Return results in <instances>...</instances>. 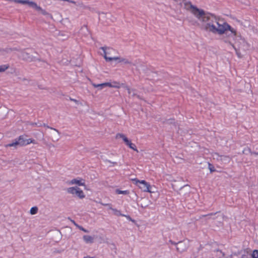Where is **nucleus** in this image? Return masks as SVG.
I'll use <instances>...</instances> for the list:
<instances>
[{
  "label": "nucleus",
  "mask_w": 258,
  "mask_h": 258,
  "mask_svg": "<svg viewBox=\"0 0 258 258\" xmlns=\"http://www.w3.org/2000/svg\"><path fill=\"white\" fill-rule=\"evenodd\" d=\"M248 47V44L247 43V45H243L242 43H239V46L238 48H236L235 46L234 50H235L236 54L238 57L240 58L241 57V55L240 53L239 52V50L240 49L245 50L246 48H247Z\"/></svg>",
  "instance_id": "nucleus-10"
},
{
  "label": "nucleus",
  "mask_w": 258,
  "mask_h": 258,
  "mask_svg": "<svg viewBox=\"0 0 258 258\" xmlns=\"http://www.w3.org/2000/svg\"><path fill=\"white\" fill-rule=\"evenodd\" d=\"M66 21H69V19L68 18H66L65 19H62L61 20V23H63V22H66Z\"/></svg>",
  "instance_id": "nucleus-40"
},
{
  "label": "nucleus",
  "mask_w": 258,
  "mask_h": 258,
  "mask_svg": "<svg viewBox=\"0 0 258 258\" xmlns=\"http://www.w3.org/2000/svg\"><path fill=\"white\" fill-rule=\"evenodd\" d=\"M222 155H219L217 153H215L213 154V157L214 159H216L218 160H220V157H221Z\"/></svg>",
  "instance_id": "nucleus-28"
},
{
  "label": "nucleus",
  "mask_w": 258,
  "mask_h": 258,
  "mask_svg": "<svg viewBox=\"0 0 258 258\" xmlns=\"http://www.w3.org/2000/svg\"><path fill=\"white\" fill-rule=\"evenodd\" d=\"M184 8L201 22L202 28L205 31L215 34L223 31V29L221 28L224 27L223 25L225 21L223 20L198 8L190 2L184 3Z\"/></svg>",
  "instance_id": "nucleus-1"
},
{
  "label": "nucleus",
  "mask_w": 258,
  "mask_h": 258,
  "mask_svg": "<svg viewBox=\"0 0 258 258\" xmlns=\"http://www.w3.org/2000/svg\"><path fill=\"white\" fill-rule=\"evenodd\" d=\"M84 8L85 9H88L90 11H92L93 10V9H92L91 7H84Z\"/></svg>",
  "instance_id": "nucleus-39"
},
{
  "label": "nucleus",
  "mask_w": 258,
  "mask_h": 258,
  "mask_svg": "<svg viewBox=\"0 0 258 258\" xmlns=\"http://www.w3.org/2000/svg\"><path fill=\"white\" fill-rule=\"evenodd\" d=\"M253 258H258V250H254L252 254Z\"/></svg>",
  "instance_id": "nucleus-27"
},
{
  "label": "nucleus",
  "mask_w": 258,
  "mask_h": 258,
  "mask_svg": "<svg viewBox=\"0 0 258 258\" xmlns=\"http://www.w3.org/2000/svg\"><path fill=\"white\" fill-rule=\"evenodd\" d=\"M124 216L128 220H130L131 221L134 222V220H133L130 216H128V215H124Z\"/></svg>",
  "instance_id": "nucleus-37"
},
{
  "label": "nucleus",
  "mask_w": 258,
  "mask_h": 258,
  "mask_svg": "<svg viewBox=\"0 0 258 258\" xmlns=\"http://www.w3.org/2000/svg\"><path fill=\"white\" fill-rule=\"evenodd\" d=\"M10 67L9 64H6L0 66V73L4 72L7 69H8Z\"/></svg>",
  "instance_id": "nucleus-19"
},
{
  "label": "nucleus",
  "mask_w": 258,
  "mask_h": 258,
  "mask_svg": "<svg viewBox=\"0 0 258 258\" xmlns=\"http://www.w3.org/2000/svg\"><path fill=\"white\" fill-rule=\"evenodd\" d=\"M174 122V120L173 119H169L167 120V123H173Z\"/></svg>",
  "instance_id": "nucleus-38"
},
{
  "label": "nucleus",
  "mask_w": 258,
  "mask_h": 258,
  "mask_svg": "<svg viewBox=\"0 0 258 258\" xmlns=\"http://www.w3.org/2000/svg\"><path fill=\"white\" fill-rule=\"evenodd\" d=\"M100 204L103 206H110V204H104V203H100Z\"/></svg>",
  "instance_id": "nucleus-42"
},
{
  "label": "nucleus",
  "mask_w": 258,
  "mask_h": 258,
  "mask_svg": "<svg viewBox=\"0 0 258 258\" xmlns=\"http://www.w3.org/2000/svg\"><path fill=\"white\" fill-rule=\"evenodd\" d=\"M184 189L185 190H187V191H188V190H189V185H184V186H183V187L181 188V190H182V189Z\"/></svg>",
  "instance_id": "nucleus-35"
},
{
  "label": "nucleus",
  "mask_w": 258,
  "mask_h": 258,
  "mask_svg": "<svg viewBox=\"0 0 258 258\" xmlns=\"http://www.w3.org/2000/svg\"><path fill=\"white\" fill-rule=\"evenodd\" d=\"M18 49L17 48H9L7 47L5 49H0V52H5L7 53H9L13 51H17Z\"/></svg>",
  "instance_id": "nucleus-17"
},
{
  "label": "nucleus",
  "mask_w": 258,
  "mask_h": 258,
  "mask_svg": "<svg viewBox=\"0 0 258 258\" xmlns=\"http://www.w3.org/2000/svg\"><path fill=\"white\" fill-rule=\"evenodd\" d=\"M31 143L36 144L35 141L32 139H25L23 136H20L18 139H16L12 143L6 145V147H15L17 146H23Z\"/></svg>",
  "instance_id": "nucleus-4"
},
{
  "label": "nucleus",
  "mask_w": 258,
  "mask_h": 258,
  "mask_svg": "<svg viewBox=\"0 0 258 258\" xmlns=\"http://www.w3.org/2000/svg\"><path fill=\"white\" fill-rule=\"evenodd\" d=\"M118 60L119 62H123L124 64H132L131 61H130L128 59L125 58L119 57V59Z\"/></svg>",
  "instance_id": "nucleus-18"
},
{
  "label": "nucleus",
  "mask_w": 258,
  "mask_h": 258,
  "mask_svg": "<svg viewBox=\"0 0 258 258\" xmlns=\"http://www.w3.org/2000/svg\"><path fill=\"white\" fill-rule=\"evenodd\" d=\"M223 26H224V28H222L223 31L221 33H218V34L220 35H226V36L223 38V41L225 43L230 44L233 48H235V45L231 42V39L235 40L236 41V43H242L244 45H247V42L245 39L240 35H237L236 30L232 28L227 22H225Z\"/></svg>",
  "instance_id": "nucleus-2"
},
{
  "label": "nucleus",
  "mask_w": 258,
  "mask_h": 258,
  "mask_svg": "<svg viewBox=\"0 0 258 258\" xmlns=\"http://www.w3.org/2000/svg\"><path fill=\"white\" fill-rule=\"evenodd\" d=\"M92 85L94 88H98L100 90H101L103 88L105 87L104 83L99 84L92 83Z\"/></svg>",
  "instance_id": "nucleus-20"
},
{
  "label": "nucleus",
  "mask_w": 258,
  "mask_h": 258,
  "mask_svg": "<svg viewBox=\"0 0 258 258\" xmlns=\"http://www.w3.org/2000/svg\"><path fill=\"white\" fill-rule=\"evenodd\" d=\"M209 165V169L210 170L211 172H213L215 171V168L210 163H208Z\"/></svg>",
  "instance_id": "nucleus-29"
},
{
  "label": "nucleus",
  "mask_w": 258,
  "mask_h": 258,
  "mask_svg": "<svg viewBox=\"0 0 258 258\" xmlns=\"http://www.w3.org/2000/svg\"><path fill=\"white\" fill-rule=\"evenodd\" d=\"M112 85L113 86L112 88H119L120 87L119 83L115 81L112 82Z\"/></svg>",
  "instance_id": "nucleus-26"
},
{
  "label": "nucleus",
  "mask_w": 258,
  "mask_h": 258,
  "mask_svg": "<svg viewBox=\"0 0 258 258\" xmlns=\"http://www.w3.org/2000/svg\"><path fill=\"white\" fill-rule=\"evenodd\" d=\"M83 239L87 243H92L94 242L93 237L90 235H84Z\"/></svg>",
  "instance_id": "nucleus-15"
},
{
  "label": "nucleus",
  "mask_w": 258,
  "mask_h": 258,
  "mask_svg": "<svg viewBox=\"0 0 258 258\" xmlns=\"http://www.w3.org/2000/svg\"><path fill=\"white\" fill-rule=\"evenodd\" d=\"M67 191L69 194L76 195L80 199H83L85 196L83 190L77 186L69 187L67 189Z\"/></svg>",
  "instance_id": "nucleus-8"
},
{
  "label": "nucleus",
  "mask_w": 258,
  "mask_h": 258,
  "mask_svg": "<svg viewBox=\"0 0 258 258\" xmlns=\"http://www.w3.org/2000/svg\"><path fill=\"white\" fill-rule=\"evenodd\" d=\"M110 209L112 210V211L113 212L114 214L116 215V216H124V215L121 214L120 213V212L119 211L117 210V209H113L112 207H110Z\"/></svg>",
  "instance_id": "nucleus-21"
},
{
  "label": "nucleus",
  "mask_w": 258,
  "mask_h": 258,
  "mask_svg": "<svg viewBox=\"0 0 258 258\" xmlns=\"http://www.w3.org/2000/svg\"><path fill=\"white\" fill-rule=\"evenodd\" d=\"M22 57L23 59L25 60H30L32 59L29 53L27 52H22Z\"/></svg>",
  "instance_id": "nucleus-16"
},
{
  "label": "nucleus",
  "mask_w": 258,
  "mask_h": 258,
  "mask_svg": "<svg viewBox=\"0 0 258 258\" xmlns=\"http://www.w3.org/2000/svg\"><path fill=\"white\" fill-rule=\"evenodd\" d=\"M214 214H215L211 213V214H208V215H203V216H202V217L212 216V215H214Z\"/></svg>",
  "instance_id": "nucleus-44"
},
{
  "label": "nucleus",
  "mask_w": 258,
  "mask_h": 258,
  "mask_svg": "<svg viewBox=\"0 0 258 258\" xmlns=\"http://www.w3.org/2000/svg\"><path fill=\"white\" fill-rule=\"evenodd\" d=\"M38 211V208L36 207H33L30 209V214L31 215H34L37 213Z\"/></svg>",
  "instance_id": "nucleus-24"
},
{
  "label": "nucleus",
  "mask_w": 258,
  "mask_h": 258,
  "mask_svg": "<svg viewBox=\"0 0 258 258\" xmlns=\"http://www.w3.org/2000/svg\"><path fill=\"white\" fill-rule=\"evenodd\" d=\"M176 244V249L180 252L185 251L188 247V242H179Z\"/></svg>",
  "instance_id": "nucleus-9"
},
{
  "label": "nucleus",
  "mask_w": 258,
  "mask_h": 258,
  "mask_svg": "<svg viewBox=\"0 0 258 258\" xmlns=\"http://www.w3.org/2000/svg\"><path fill=\"white\" fill-rule=\"evenodd\" d=\"M116 193L117 194L126 195L128 193V192L127 190H120L118 189H116Z\"/></svg>",
  "instance_id": "nucleus-25"
},
{
  "label": "nucleus",
  "mask_w": 258,
  "mask_h": 258,
  "mask_svg": "<svg viewBox=\"0 0 258 258\" xmlns=\"http://www.w3.org/2000/svg\"><path fill=\"white\" fill-rule=\"evenodd\" d=\"M72 222L74 223V224L76 226H77V227H78L79 225H78L77 224H76V223H75V222L74 220H72Z\"/></svg>",
  "instance_id": "nucleus-45"
},
{
  "label": "nucleus",
  "mask_w": 258,
  "mask_h": 258,
  "mask_svg": "<svg viewBox=\"0 0 258 258\" xmlns=\"http://www.w3.org/2000/svg\"><path fill=\"white\" fill-rule=\"evenodd\" d=\"M101 49L103 51V56L106 61L117 60L119 57L113 56L114 50L110 47H102Z\"/></svg>",
  "instance_id": "nucleus-6"
},
{
  "label": "nucleus",
  "mask_w": 258,
  "mask_h": 258,
  "mask_svg": "<svg viewBox=\"0 0 258 258\" xmlns=\"http://www.w3.org/2000/svg\"><path fill=\"white\" fill-rule=\"evenodd\" d=\"M124 88L127 91L128 93L131 95L132 97H137L139 99H141L140 96L137 94V91L134 89H131L127 86H125Z\"/></svg>",
  "instance_id": "nucleus-11"
},
{
  "label": "nucleus",
  "mask_w": 258,
  "mask_h": 258,
  "mask_svg": "<svg viewBox=\"0 0 258 258\" xmlns=\"http://www.w3.org/2000/svg\"><path fill=\"white\" fill-rule=\"evenodd\" d=\"M69 184H77L78 185H84V182L82 181V180H78L77 179H73L69 182Z\"/></svg>",
  "instance_id": "nucleus-13"
},
{
  "label": "nucleus",
  "mask_w": 258,
  "mask_h": 258,
  "mask_svg": "<svg viewBox=\"0 0 258 258\" xmlns=\"http://www.w3.org/2000/svg\"><path fill=\"white\" fill-rule=\"evenodd\" d=\"M104 84H105V87H109L110 88H112L113 86L112 85V83L106 82V83H104Z\"/></svg>",
  "instance_id": "nucleus-34"
},
{
  "label": "nucleus",
  "mask_w": 258,
  "mask_h": 258,
  "mask_svg": "<svg viewBox=\"0 0 258 258\" xmlns=\"http://www.w3.org/2000/svg\"><path fill=\"white\" fill-rule=\"evenodd\" d=\"M115 138L116 139H119V138L121 139L126 145L127 144H128V143H130V142H131V141H130L124 134H121V133L117 134L116 135Z\"/></svg>",
  "instance_id": "nucleus-12"
},
{
  "label": "nucleus",
  "mask_w": 258,
  "mask_h": 258,
  "mask_svg": "<svg viewBox=\"0 0 258 258\" xmlns=\"http://www.w3.org/2000/svg\"><path fill=\"white\" fill-rule=\"evenodd\" d=\"M217 253H219V254H221L222 255V256H224V253H223L220 250H217Z\"/></svg>",
  "instance_id": "nucleus-41"
},
{
  "label": "nucleus",
  "mask_w": 258,
  "mask_h": 258,
  "mask_svg": "<svg viewBox=\"0 0 258 258\" xmlns=\"http://www.w3.org/2000/svg\"><path fill=\"white\" fill-rule=\"evenodd\" d=\"M251 257V254H248V252H246V254H242L241 258H249Z\"/></svg>",
  "instance_id": "nucleus-33"
},
{
  "label": "nucleus",
  "mask_w": 258,
  "mask_h": 258,
  "mask_svg": "<svg viewBox=\"0 0 258 258\" xmlns=\"http://www.w3.org/2000/svg\"><path fill=\"white\" fill-rule=\"evenodd\" d=\"M107 161L113 164V165H115L116 164V161H117V160L115 159H112V160H107Z\"/></svg>",
  "instance_id": "nucleus-30"
},
{
  "label": "nucleus",
  "mask_w": 258,
  "mask_h": 258,
  "mask_svg": "<svg viewBox=\"0 0 258 258\" xmlns=\"http://www.w3.org/2000/svg\"><path fill=\"white\" fill-rule=\"evenodd\" d=\"M78 228H79V229H80L81 230H82L85 232H88V231L86 229H84L82 226H80L79 225Z\"/></svg>",
  "instance_id": "nucleus-36"
},
{
  "label": "nucleus",
  "mask_w": 258,
  "mask_h": 258,
  "mask_svg": "<svg viewBox=\"0 0 258 258\" xmlns=\"http://www.w3.org/2000/svg\"><path fill=\"white\" fill-rule=\"evenodd\" d=\"M132 180L142 191L150 193L154 192V191L152 190L151 185L145 180H139L136 178L133 179Z\"/></svg>",
  "instance_id": "nucleus-5"
},
{
  "label": "nucleus",
  "mask_w": 258,
  "mask_h": 258,
  "mask_svg": "<svg viewBox=\"0 0 258 258\" xmlns=\"http://www.w3.org/2000/svg\"><path fill=\"white\" fill-rule=\"evenodd\" d=\"M14 2L16 3L28 5L30 7H32L38 12H39L42 15L48 16L51 19H53V17L51 14H49L45 10L42 9L40 6H38L36 3L33 1H30V0H14Z\"/></svg>",
  "instance_id": "nucleus-3"
},
{
  "label": "nucleus",
  "mask_w": 258,
  "mask_h": 258,
  "mask_svg": "<svg viewBox=\"0 0 258 258\" xmlns=\"http://www.w3.org/2000/svg\"><path fill=\"white\" fill-rule=\"evenodd\" d=\"M131 149L134 150V151H136L137 152H138V150L136 148V146L135 144H133L131 141L128 143V144L127 145Z\"/></svg>",
  "instance_id": "nucleus-22"
},
{
  "label": "nucleus",
  "mask_w": 258,
  "mask_h": 258,
  "mask_svg": "<svg viewBox=\"0 0 258 258\" xmlns=\"http://www.w3.org/2000/svg\"><path fill=\"white\" fill-rule=\"evenodd\" d=\"M152 204L151 201L147 199H143L142 201L141 207L146 208Z\"/></svg>",
  "instance_id": "nucleus-14"
},
{
  "label": "nucleus",
  "mask_w": 258,
  "mask_h": 258,
  "mask_svg": "<svg viewBox=\"0 0 258 258\" xmlns=\"http://www.w3.org/2000/svg\"><path fill=\"white\" fill-rule=\"evenodd\" d=\"M20 79L22 82H23L25 84H28L30 82V80L27 78H24Z\"/></svg>",
  "instance_id": "nucleus-31"
},
{
  "label": "nucleus",
  "mask_w": 258,
  "mask_h": 258,
  "mask_svg": "<svg viewBox=\"0 0 258 258\" xmlns=\"http://www.w3.org/2000/svg\"><path fill=\"white\" fill-rule=\"evenodd\" d=\"M44 126L49 130L48 131V134L51 137V140L53 142H57L59 141L60 137V133L56 128L49 126L48 125L44 124Z\"/></svg>",
  "instance_id": "nucleus-7"
},
{
  "label": "nucleus",
  "mask_w": 258,
  "mask_h": 258,
  "mask_svg": "<svg viewBox=\"0 0 258 258\" xmlns=\"http://www.w3.org/2000/svg\"><path fill=\"white\" fill-rule=\"evenodd\" d=\"M70 100H71L72 101H73L76 104H78V105H82V103L81 102H80L78 100H76V99H73V98H70Z\"/></svg>",
  "instance_id": "nucleus-32"
},
{
  "label": "nucleus",
  "mask_w": 258,
  "mask_h": 258,
  "mask_svg": "<svg viewBox=\"0 0 258 258\" xmlns=\"http://www.w3.org/2000/svg\"><path fill=\"white\" fill-rule=\"evenodd\" d=\"M220 160L222 162H227L229 161V157L226 156H221L220 157Z\"/></svg>",
  "instance_id": "nucleus-23"
},
{
  "label": "nucleus",
  "mask_w": 258,
  "mask_h": 258,
  "mask_svg": "<svg viewBox=\"0 0 258 258\" xmlns=\"http://www.w3.org/2000/svg\"><path fill=\"white\" fill-rule=\"evenodd\" d=\"M84 258H91V257H90V256H87V257H85Z\"/></svg>",
  "instance_id": "nucleus-46"
},
{
  "label": "nucleus",
  "mask_w": 258,
  "mask_h": 258,
  "mask_svg": "<svg viewBox=\"0 0 258 258\" xmlns=\"http://www.w3.org/2000/svg\"><path fill=\"white\" fill-rule=\"evenodd\" d=\"M108 208H109V209H110V207H111V205L110 204V206H108Z\"/></svg>",
  "instance_id": "nucleus-47"
},
{
  "label": "nucleus",
  "mask_w": 258,
  "mask_h": 258,
  "mask_svg": "<svg viewBox=\"0 0 258 258\" xmlns=\"http://www.w3.org/2000/svg\"><path fill=\"white\" fill-rule=\"evenodd\" d=\"M251 155H255V156H258V153H255V152H253V153H251Z\"/></svg>",
  "instance_id": "nucleus-43"
}]
</instances>
